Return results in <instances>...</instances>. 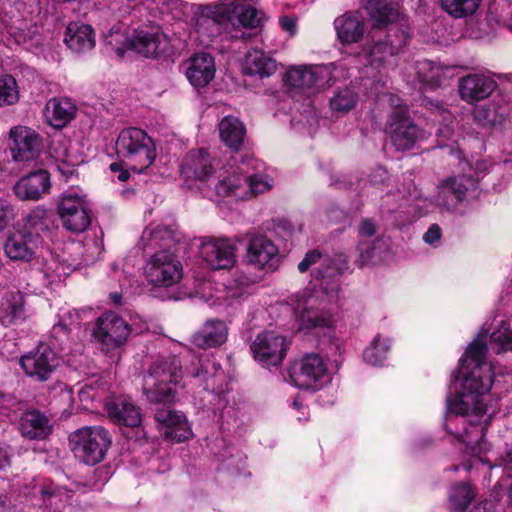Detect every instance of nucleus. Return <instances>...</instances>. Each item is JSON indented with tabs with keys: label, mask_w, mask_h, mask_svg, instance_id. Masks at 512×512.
<instances>
[{
	"label": "nucleus",
	"mask_w": 512,
	"mask_h": 512,
	"mask_svg": "<svg viewBox=\"0 0 512 512\" xmlns=\"http://www.w3.org/2000/svg\"><path fill=\"white\" fill-rule=\"evenodd\" d=\"M348 264V257L345 254H335L333 257L323 258L317 274L322 279L330 278L346 271L349 268Z\"/></svg>",
	"instance_id": "de8ad7c7"
},
{
	"label": "nucleus",
	"mask_w": 512,
	"mask_h": 512,
	"mask_svg": "<svg viewBox=\"0 0 512 512\" xmlns=\"http://www.w3.org/2000/svg\"><path fill=\"white\" fill-rule=\"evenodd\" d=\"M199 251L202 259L214 270L230 269L236 262L235 246L226 238H203Z\"/></svg>",
	"instance_id": "f3484780"
},
{
	"label": "nucleus",
	"mask_w": 512,
	"mask_h": 512,
	"mask_svg": "<svg viewBox=\"0 0 512 512\" xmlns=\"http://www.w3.org/2000/svg\"><path fill=\"white\" fill-rule=\"evenodd\" d=\"M476 497V491L468 483H459L451 488L449 494L450 508L457 512H464Z\"/></svg>",
	"instance_id": "37998d69"
},
{
	"label": "nucleus",
	"mask_w": 512,
	"mask_h": 512,
	"mask_svg": "<svg viewBox=\"0 0 512 512\" xmlns=\"http://www.w3.org/2000/svg\"><path fill=\"white\" fill-rule=\"evenodd\" d=\"M376 232V226L370 219H365L360 223L359 235L361 237H371Z\"/></svg>",
	"instance_id": "338daca9"
},
{
	"label": "nucleus",
	"mask_w": 512,
	"mask_h": 512,
	"mask_svg": "<svg viewBox=\"0 0 512 512\" xmlns=\"http://www.w3.org/2000/svg\"><path fill=\"white\" fill-rule=\"evenodd\" d=\"M76 107L68 99L52 98L44 109L47 123L54 128L65 127L75 116Z\"/></svg>",
	"instance_id": "473e14b6"
},
{
	"label": "nucleus",
	"mask_w": 512,
	"mask_h": 512,
	"mask_svg": "<svg viewBox=\"0 0 512 512\" xmlns=\"http://www.w3.org/2000/svg\"><path fill=\"white\" fill-rule=\"evenodd\" d=\"M260 21L261 12L256 8L243 2L231 1L213 7H204L197 18L196 31L208 37H214L221 32L224 25L230 24L235 29L255 28Z\"/></svg>",
	"instance_id": "f03ea898"
},
{
	"label": "nucleus",
	"mask_w": 512,
	"mask_h": 512,
	"mask_svg": "<svg viewBox=\"0 0 512 512\" xmlns=\"http://www.w3.org/2000/svg\"><path fill=\"white\" fill-rule=\"evenodd\" d=\"M279 250L271 239L264 235L252 237L246 249V261L256 269L272 268Z\"/></svg>",
	"instance_id": "a878e982"
},
{
	"label": "nucleus",
	"mask_w": 512,
	"mask_h": 512,
	"mask_svg": "<svg viewBox=\"0 0 512 512\" xmlns=\"http://www.w3.org/2000/svg\"><path fill=\"white\" fill-rule=\"evenodd\" d=\"M320 260H323L321 252L316 249L311 250L306 253L303 260L299 263L298 269L300 272L304 273L309 269L311 265L316 264Z\"/></svg>",
	"instance_id": "13d9d810"
},
{
	"label": "nucleus",
	"mask_w": 512,
	"mask_h": 512,
	"mask_svg": "<svg viewBox=\"0 0 512 512\" xmlns=\"http://www.w3.org/2000/svg\"><path fill=\"white\" fill-rule=\"evenodd\" d=\"M493 31L494 27L489 24L488 19L472 20L468 23L467 33L473 39H490Z\"/></svg>",
	"instance_id": "864d4df0"
},
{
	"label": "nucleus",
	"mask_w": 512,
	"mask_h": 512,
	"mask_svg": "<svg viewBox=\"0 0 512 512\" xmlns=\"http://www.w3.org/2000/svg\"><path fill=\"white\" fill-rule=\"evenodd\" d=\"M20 434L31 440L45 439L52 430L49 419L36 410L24 412L19 420Z\"/></svg>",
	"instance_id": "2f4dec72"
},
{
	"label": "nucleus",
	"mask_w": 512,
	"mask_h": 512,
	"mask_svg": "<svg viewBox=\"0 0 512 512\" xmlns=\"http://www.w3.org/2000/svg\"><path fill=\"white\" fill-rule=\"evenodd\" d=\"M365 7L376 27L393 23L400 17L398 5L385 0H366Z\"/></svg>",
	"instance_id": "58836bf2"
},
{
	"label": "nucleus",
	"mask_w": 512,
	"mask_h": 512,
	"mask_svg": "<svg viewBox=\"0 0 512 512\" xmlns=\"http://www.w3.org/2000/svg\"><path fill=\"white\" fill-rule=\"evenodd\" d=\"M9 143L15 161H31L40 153L42 137L34 129L18 125L11 128Z\"/></svg>",
	"instance_id": "a211bd4d"
},
{
	"label": "nucleus",
	"mask_w": 512,
	"mask_h": 512,
	"mask_svg": "<svg viewBox=\"0 0 512 512\" xmlns=\"http://www.w3.org/2000/svg\"><path fill=\"white\" fill-rule=\"evenodd\" d=\"M106 50L118 60H123L128 49V27L124 24L113 26L105 36Z\"/></svg>",
	"instance_id": "a19ab883"
},
{
	"label": "nucleus",
	"mask_w": 512,
	"mask_h": 512,
	"mask_svg": "<svg viewBox=\"0 0 512 512\" xmlns=\"http://www.w3.org/2000/svg\"><path fill=\"white\" fill-rule=\"evenodd\" d=\"M215 73V61L211 54L200 52L190 58L186 76L195 88L207 86L214 79Z\"/></svg>",
	"instance_id": "c85d7f7f"
},
{
	"label": "nucleus",
	"mask_w": 512,
	"mask_h": 512,
	"mask_svg": "<svg viewBox=\"0 0 512 512\" xmlns=\"http://www.w3.org/2000/svg\"><path fill=\"white\" fill-rule=\"evenodd\" d=\"M182 172L188 178L199 180L207 178L212 172L209 153L205 149L190 151L182 165Z\"/></svg>",
	"instance_id": "f704fd0d"
},
{
	"label": "nucleus",
	"mask_w": 512,
	"mask_h": 512,
	"mask_svg": "<svg viewBox=\"0 0 512 512\" xmlns=\"http://www.w3.org/2000/svg\"><path fill=\"white\" fill-rule=\"evenodd\" d=\"M31 314L25 293L8 291L0 299V324L9 327L24 322Z\"/></svg>",
	"instance_id": "4be33fe9"
},
{
	"label": "nucleus",
	"mask_w": 512,
	"mask_h": 512,
	"mask_svg": "<svg viewBox=\"0 0 512 512\" xmlns=\"http://www.w3.org/2000/svg\"><path fill=\"white\" fill-rule=\"evenodd\" d=\"M245 72L260 78L269 77L277 70L276 60L260 49H251L245 58Z\"/></svg>",
	"instance_id": "c9c22d12"
},
{
	"label": "nucleus",
	"mask_w": 512,
	"mask_h": 512,
	"mask_svg": "<svg viewBox=\"0 0 512 512\" xmlns=\"http://www.w3.org/2000/svg\"><path fill=\"white\" fill-rule=\"evenodd\" d=\"M472 185V179L463 175L445 178L439 182L433 202L442 210L457 211Z\"/></svg>",
	"instance_id": "4468645a"
},
{
	"label": "nucleus",
	"mask_w": 512,
	"mask_h": 512,
	"mask_svg": "<svg viewBox=\"0 0 512 512\" xmlns=\"http://www.w3.org/2000/svg\"><path fill=\"white\" fill-rule=\"evenodd\" d=\"M130 170L141 173L155 159L152 139L139 128H130Z\"/></svg>",
	"instance_id": "412c9836"
},
{
	"label": "nucleus",
	"mask_w": 512,
	"mask_h": 512,
	"mask_svg": "<svg viewBox=\"0 0 512 512\" xmlns=\"http://www.w3.org/2000/svg\"><path fill=\"white\" fill-rule=\"evenodd\" d=\"M57 211L64 228L71 232H83L90 225L85 196L78 191L63 192L57 204Z\"/></svg>",
	"instance_id": "9d476101"
},
{
	"label": "nucleus",
	"mask_w": 512,
	"mask_h": 512,
	"mask_svg": "<svg viewBox=\"0 0 512 512\" xmlns=\"http://www.w3.org/2000/svg\"><path fill=\"white\" fill-rule=\"evenodd\" d=\"M169 38L158 26L146 25L134 31L130 50L144 57H157L167 51Z\"/></svg>",
	"instance_id": "6ab92c4d"
},
{
	"label": "nucleus",
	"mask_w": 512,
	"mask_h": 512,
	"mask_svg": "<svg viewBox=\"0 0 512 512\" xmlns=\"http://www.w3.org/2000/svg\"><path fill=\"white\" fill-rule=\"evenodd\" d=\"M482 0H440L442 9L453 18L473 15Z\"/></svg>",
	"instance_id": "49530a36"
},
{
	"label": "nucleus",
	"mask_w": 512,
	"mask_h": 512,
	"mask_svg": "<svg viewBox=\"0 0 512 512\" xmlns=\"http://www.w3.org/2000/svg\"><path fill=\"white\" fill-rule=\"evenodd\" d=\"M220 138L228 147L238 150L243 143L246 128L235 116H225L218 124Z\"/></svg>",
	"instance_id": "4c0bfd02"
},
{
	"label": "nucleus",
	"mask_w": 512,
	"mask_h": 512,
	"mask_svg": "<svg viewBox=\"0 0 512 512\" xmlns=\"http://www.w3.org/2000/svg\"><path fill=\"white\" fill-rule=\"evenodd\" d=\"M181 368L176 358L155 362L144 377L143 390L154 403L170 402L174 398V387L181 378Z\"/></svg>",
	"instance_id": "0eeeda50"
},
{
	"label": "nucleus",
	"mask_w": 512,
	"mask_h": 512,
	"mask_svg": "<svg viewBox=\"0 0 512 512\" xmlns=\"http://www.w3.org/2000/svg\"><path fill=\"white\" fill-rule=\"evenodd\" d=\"M143 239H147L151 247L169 246L172 242H180L182 234L175 225L159 224L152 229L145 230Z\"/></svg>",
	"instance_id": "ea45409f"
},
{
	"label": "nucleus",
	"mask_w": 512,
	"mask_h": 512,
	"mask_svg": "<svg viewBox=\"0 0 512 512\" xmlns=\"http://www.w3.org/2000/svg\"><path fill=\"white\" fill-rule=\"evenodd\" d=\"M41 245L42 238L40 236L19 229L7 237L4 251L11 260L29 262L36 257Z\"/></svg>",
	"instance_id": "aec40b11"
},
{
	"label": "nucleus",
	"mask_w": 512,
	"mask_h": 512,
	"mask_svg": "<svg viewBox=\"0 0 512 512\" xmlns=\"http://www.w3.org/2000/svg\"><path fill=\"white\" fill-rule=\"evenodd\" d=\"M94 337L107 346L124 343L128 336V324L117 314L105 312L97 320L93 331Z\"/></svg>",
	"instance_id": "5701e85b"
},
{
	"label": "nucleus",
	"mask_w": 512,
	"mask_h": 512,
	"mask_svg": "<svg viewBox=\"0 0 512 512\" xmlns=\"http://www.w3.org/2000/svg\"><path fill=\"white\" fill-rule=\"evenodd\" d=\"M330 73L325 65L293 66L287 70L284 82L291 91L305 92L328 82Z\"/></svg>",
	"instance_id": "dca6fc26"
},
{
	"label": "nucleus",
	"mask_w": 512,
	"mask_h": 512,
	"mask_svg": "<svg viewBox=\"0 0 512 512\" xmlns=\"http://www.w3.org/2000/svg\"><path fill=\"white\" fill-rule=\"evenodd\" d=\"M338 39L343 44L356 43L365 33L363 17L357 12H347L334 21Z\"/></svg>",
	"instance_id": "7c9ffc66"
},
{
	"label": "nucleus",
	"mask_w": 512,
	"mask_h": 512,
	"mask_svg": "<svg viewBox=\"0 0 512 512\" xmlns=\"http://www.w3.org/2000/svg\"><path fill=\"white\" fill-rule=\"evenodd\" d=\"M227 326L221 320H209L193 335V343L200 348L222 345L227 339Z\"/></svg>",
	"instance_id": "72a5a7b5"
},
{
	"label": "nucleus",
	"mask_w": 512,
	"mask_h": 512,
	"mask_svg": "<svg viewBox=\"0 0 512 512\" xmlns=\"http://www.w3.org/2000/svg\"><path fill=\"white\" fill-rule=\"evenodd\" d=\"M486 339L487 330L482 327L460 359L458 379L461 390L454 398H447L445 429L464 444L465 454L471 457L470 464L465 465V469H471L477 462L491 464L497 461L495 466L512 470V448L507 449L505 455H501L499 459L486 456L487 444L483 437V427L474 424L467 427V420L463 417L469 413L483 415L486 412L482 397L492 387L494 376L492 364L485 360Z\"/></svg>",
	"instance_id": "f257e3e1"
},
{
	"label": "nucleus",
	"mask_w": 512,
	"mask_h": 512,
	"mask_svg": "<svg viewBox=\"0 0 512 512\" xmlns=\"http://www.w3.org/2000/svg\"><path fill=\"white\" fill-rule=\"evenodd\" d=\"M142 414L139 408L130 405V427L136 428L135 430V442L141 440L142 437H145V433L138 426L141 424Z\"/></svg>",
	"instance_id": "4d7b16f0"
},
{
	"label": "nucleus",
	"mask_w": 512,
	"mask_h": 512,
	"mask_svg": "<svg viewBox=\"0 0 512 512\" xmlns=\"http://www.w3.org/2000/svg\"><path fill=\"white\" fill-rule=\"evenodd\" d=\"M148 329V326L139 316L130 315V334H140Z\"/></svg>",
	"instance_id": "774afa93"
},
{
	"label": "nucleus",
	"mask_w": 512,
	"mask_h": 512,
	"mask_svg": "<svg viewBox=\"0 0 512 512\" xmlns=\"http://www.w3.org/2000/svg\"><path fill=\"white\" fill-rule=\"evenodd\" d=\"M78 395L82 402L87 403L95 400L99 393L93 386L86 384L78 390Z\"/></svg>",
	"instance_id": "680f3d73"
},
{
	"label": "nucleus",
	"mask_w": 512,
	"mask_h": 512,
	"mask_svg": "<svg viewBox=\"0 0 512 512\" xmlns=\"http://www.w3.org/2000/svg\"><path fill=\"white\" fill-rule=\"evenodd\" d=\"M80 264L76 259L70 261L65 255H54L49 252L46 257H43L39 268L40 273L43 275V284L51 286L62 281V279L77 269Z\"/></svg>",
	"instance_id": "cd10ccee"
},
{
	"label": "nucleus",
	"mask_w": 512,
	"mask_h": 512,
	"mask_svg": "<svg viewBox=\"0 0 512 512\" xmlns=\"http://www.w3.org/2000/svg\"><path fill=\"white\" fill-rule=\"evenodd\" d=\"M307 287L296 296L295 312L300 330L331 328L333 316L330 305L336 295L328 293L323 287Z\"/></svg>",
	"instance_id": "7ed1b4c3"
},
{
	"label": "nucleus",
	"mask_w": 512,
	"mask_h": 512,
	"mask_svg": "<svg viewBox=\"0 0 512 512\" xmlns=\"http://www.w3.org/2000/svg\"><path fill=\"white\" fill-rule=\"evenodd\" d=\"M441 238V228L437 224H433L429 227V229L423 235V240L427 244H434L438 242Z\"/></svg>",
	"instance_id": "0e129e2a"
},
{
	"label": "nucleus",
	"mask_w": 512,
	"mask_h": 512,
	"mask_svg": "<svg viewBox=\"0 0 512 512\" xmlns=\"http://www.w3.org/2000/svg\"><path fill=\"white\" fill-rule=\"evenodd\" d=\"M385 133L398 151L409 150L423 137L421 130L414 124L404 107H398L390 114Z\"/></svg>",
	"instance_id": "9b49d317"
},
{
	"label": "nucleus",
	"mask_w": 512,
	"mask_h": 512,
	"mask_svg": "<svg viewBox=\"0 0 512 512\" xmlns=\"http://www.w3.org/2000/svg\"><path fill=\"white\" fill-rule=\"evenodd\" d=\"M106 411L110 420L119 427H126L128 421V400L115 398L106 403Z\"/></svg>",
	"instance_id": "09e8293b"
},
{
	"label": "nucleus",
	"mask_w": 512,
	"mask_h": 512,
	"mask_svg": "<svg viewBox=\"0 0 512 512\" xmlns=\"http://www.w3.org/2000/svg\"><path fill=\"white\" fill-rule=\"evenodd\" d=\"M357 101V93L352 88L344 87L333 92L329 104L332 111L346 113L355 107Z\"/></svg>",
	"instance_id": "a18cd8bd"
},
{
	"label": "nucleus",
	"mask_w": 512,
	"mask_h": 512,
	"mask_svg": "<svg viewBox=\"0 0 512 512\" xmlns=\"http://www.w3.org/2000/svg\"><path fill=\"white\" fill-rule=\"evenodd\" d=\"M489 337L491 349L495 353L512 351V321L501 320Z\"/></svg>",
	"instance_id": "79ce46f5"
},
{
	"label": "nucleus",
	"mask_w": 512,
	"mask_h": 512,
	"mask_svg": "<svg viewBox=\"0 0 512 512\" xmlns=\"http://www.w3.org/2000/svg\"><path fill=\"white\" fill-rule=\"evenodd\" d=\"M259 163L251 156H245L237 165L236 174L218 181L215 186L217 195L248 199L271 189L272 185L262 176L251 174L250 170L259 169Z\"/></svg>",
	"instance_id": "39448f33"
},
{
	"label": "nucleus",
	"mask_w": 512,
	"mask_h": 512,
	"mask_svg": "<svg viewBox=\"0 0 512 512\" xmlns=\"http://www.w3.org/2000/svg\"><path fill=\"white\" fill-rule=\"evenodd\" d=\"M390 348V340L381 335H377L370 346L364 351L363 358L366 363L379 366L382 365L387 357Z\"/></svg>",
	"instance_id": "c03bdc74"
},
{
	"label": "nucleus",
	"mask_w": 512,
	"mask_h": 512,
	"mask_svg": "<svg viewBox=\"0 0 512 512\" xmlns=\"http://www.w3.org/2000/svg\"><path fill=\"white\" fill-rule=\"evenodd\" d=\"M405 44V33L397 28H390L385 38L377 40L371 48L369 52L371 64L378 66L388 62Z\"/></svg>",
	"instance_id": "bb28decb"
},
{
	"label": "nucleus",
	"mask_w": 512,
	"mask_h": 512,
	"mask_svg": "<svg viewBox=\"0 0 512 512\" xmlns=\"http://www.w3.org/2000/svg\"><path fill=\"white\" fill-rule=\"evenodd\" d=\"M286 338L274 331H264L255 337L251 344L254 359L262 366H277L286 356Z\"/></svg>",
	"instance_id": "ddd939ff"
},
{
	"label": "nucleus",
	"mask_w": 512,
	"mask_h": 512,
	"mask_svg": "<svg viewBox=\"0 0 512 512\" xmlns=\"http://www.w3.org/2000/svg\"><path fill=\"white\" fill-rule=\"evenodd\" d=\"M143 273L149 284L155 287H171L182 279L183 267L175 253L163 249L147 259Z\"/></svg>",
	"instance_id": "6e6552de"
},
{
	"label": "nucleus",
	"mask_w": 512,
	"mask_h": 512,
	"mask_svg": "<svg viewBox=\"0 0 512 512\" xmlns=\"http://www.w3.org/2000/svg\"><path fill=\"white\" fill-rule=\"evenodd\" d=\"M72 491L52 480L36 477L23 484L18 491L20 503H28L42 512H73Z\"/></svg>",
	"instance_id": "20e7f679"
},
{
	"label": "nucleus",
	"mask_w": 512,
	"mask_h": 512,
	"mask_svg": "<svg viewBox=\"0 0 512 512\" xmlns=\"http://www.w3.org/2000/svg\"><path fill=\"white\" fill-rule=\"evenodd\" d=\"M15 216L16 212L13 205L9 201L0 198V232L7 228Z\"/></svg>",
	"instance_id": "5fc2aeb1"
},
{
	"label": "nucleus",
	"mask_w": 512,
	"mask_h": 512,
	"mask_svg": "<svg viewBox=\"0 0 512 512\" xmlns=\"http://www.w3.org/2000/svg\"><path fill=\"white\" fill-rule=\"evenodd\" d=\"M64 43L77 54L91 51L96 44L93 28L80 22L69 23L65 31Z\"/></svg>",
	"instance_id": "c756f323"
},
{
	"label": "nucleus",
	"mask_w": 512,
	"mask_h": 512,
	"mask_svg": "<svg viewBox=\"0 0 512 512\" xmlns=\"http://www.w3.org/2000/svg\"><path fill=\"white\" fill-rule=\"evenodd\" d=\"M22 222V231L32 235H38L41 238V235L48 233L53 226L52 215L44 206H36L31 209L23 217Z\"/></svg>",
	"instance_id": "e433bc0d"
},
{
	"label": "nucleus",
	"mask_w": 512,
	"mask_h": 512,
	"mask_svg": "<svg viewBox=\"0 0 512 512\" xmlns=\"http://www.w3.org/2000/svg\"><path fill=\"white\" fill-rule=\"evenodd\" d=\"M56 162L58 172L68 180L76 172V167L81 160L65 150L56 156Z\"/></svg>",
	"instance_id": "603ef678"
},
{
	"label": "nucleus",
	"mask_w": 512,
	"mask_h": 512,
	"mask_svg": "<svg viewBox=\"0 0 512 512\" xmlns=\"http://www.w3.org/2000/svg\"><path fill=\"white\" fill-rule=\"evenodd\" d=\"M292 383L301 389L317 391L331 380L327 363L318 354H308L290 368Z\"/></svg>",
	"instance_id": "1a4fd4ad"
},
{
	"label": "nucleus",
	"mask_w": 512,
	"mask_h": 512,
	"mask_svg": "<svg viewBox=\"0 0 512 512\" xmlns=\"http://www.w3.org/2000/svg\"><path fill=\"white\" fill-rule=\"evenodd\" d=\"M357 250L359 255L355 262L359 267H363L373 258L374 248L361 241L357 247Z\"/></svg>",
	"instance_id": "6e6d98bb"
},
{
	"label": "nucleus",
	"mask_w": 512,
	"mask_h": 512,
	"mask_svg": "<svg viewBox=\"0 0 512 512\" xmlns=\"http://www.w3.org/2000/svg\"><path fill=\"white\" fill-rule=\"evenodd\" d=\"M221 370V366L219 363L215 361L214 358L206 357L201 364V371H198L195 376L203 378L206 381V389H211L212 391H216L217 388L215 386V379L220 376L219 371Z\"/></svg>",
	"instance_id": "3c124183"
},
{
	"label": "nucleus",
	"mask_w": 512,
	"mask_h": 512,
	"mask_svg": "<svg viewBox=\"0 0 512 512\" xmlns=\"http://www.w3.org/2000/svg\"><path fill=\"white\" fill-rule=\"evenodd\" d=\"M19 364L26 376L45 382L60 365V357L49 345L40 344L21 356Z\"/></svg>",
	"instance_id": "f8f14e48"
},
{
	"label": "nucleus",
	"mask_w": 512,
	"mask_h": 512,
	"mask_svg": "<svg viewBox=\"0 0 512 512\" xmlns=\"http://www.w3.org/2000/svg\"><path fill=\"white\" fill-rule=\"evenodd\" d=\"M497 88L496 81L483 73L469 74L459 80L458 89L462 100L473 103L488 98Z\"/></svg>",
	"instance_id": "393cba45"
},
{
	"label": "nucleus",
	"mask_w": 512,
	"mask_h": 512,
	"mask_svg": "<svg viewBox=\"0 0 512 512\" xmlns=\"http://www.w3.org/2000/svg\"><path fill=\"white\" fill-rule=\"evenodd\" d=\"M474 118L476 121L485 125L486 123H492L494 118L492 117V113L485 106H479L474 110Z\"/></svg>",
	"instance_id": "e2e57ef3"
},
{
	"label": "nucleus",
	"mask_w": 512,
	"mask_h": 512,
	"mask_svg": "<svg viewBox=\"0 0 512 512\" xmlns=\"http://www.w3.org/2000/svg\"><path fill=\"white\" fill-rule=\"evenodd\" d=\"M19 99L16 80L11 75L0 77V107L15 104Z\"/></svg>",
	"instance_id": "8fccbe9b"
},
{
	"label": "nucleus",
	"mask_w": 512,
	"mask_h": 512,
	"mask_svg": "<svg viewBox=\"0 0 512 512\" xmlns=\"http://www.w3.org/2000/svg\"><path fill=\"white\" fill-rule=\"evenodd\" d=\"M110 171L117 174V179L120 182H126L128 180V169L124 161L113 162L109 166Z\"/></svg>",
	"instance_id": "052dcab7"
},
{
	"label": "nucleus",
	"mask_w": 512,
	"mask_h": 512,
	"mask_svg": "<svg viewBox=\"0 0 512 512\" xmlns=\"http://www.w3.org/2000/svg\"><path fill=\"white\" fill-rule=\"evenodd\" d=\"M51 188L50 175L46 170H37L21 177L14 185L16 197L22 201H38Z\"/></svg>",
	"instance_id": "b1692460"
},
{
	"label": "nucleus",
	"mask_w": 512,
	"mask_h": 512,
	"mask_svg": "<svg viewBox=\"0 0 512 512\" xmlns=\"http://www.w3.org/2000/svg\"><path fill=\"white\" fill-rule=\"evenodd\" d=\"M155 421L165 440L181 443L193 436L187 417L181 412L169 408H160L155 412Z\"/></svg>",
	"instance_id": "2eb2a0df"
},
{
	"label": "nucleus",
	"mask_w": 512,
	"mask_h": 512,
	"mask_svg": "<svg viewBox=\"0 0 512 512\" xmlns=\"http://www.w3.org/2000/svg\"><path fill=\"white\" fill-rule=\"evenodd\" d=\"M281 28L288 32L290 35H295L297 32V19L289 16H282L279 19Z\"/></svg>",
	"instance_id": "69168bd1"
},
{
	"label": "nucleus",
	"mask_w": 512,
	"mask_h": 512,
	"mask_svg": "<svg viewBox=\"0 0 512 512\" xmlns=\"http://www.w3.org/2000/svg\"><path fill=\"white\" fill-rule=\"evenodd\" d=\"M69 442L75 457L93 466L104 460L112 439L102 426H84L70 434Z\"/></svg>",
	"instance_id": "423d86ee"
},
{
	"label": "nucleus",
	"mask_w": 512,
	"mask_h": 512,
	"mask_svg": "<svg viewBox=\"0 0 512 512\" xmlns=\"http://www.w3.org/2000/svg\"><path fill=\"white\" fill-rule=\"evenodd\" d=\"M21 510L17 509V504L12 501L7 489L0 488V512H20Z\"/></svg>",
	"instance_id": "bf43d9fd"
}]
</instances>
